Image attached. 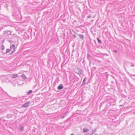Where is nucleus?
<instances>
[{
  "mask_svg": "<svg viewBox=\"0 0 135 135\" xmlns=\"http://www.w3.org/2000/svg\"><path fill=\"white\" fill-rule=\"evenodd\" d=\"M86 78H85L83 81L82 83V85H84L85 84V82L86 80Z\"/></svg>",
  "mask_w": 135,
  "mask_h": 135,
  "instance_id": "f8f14e48",
  "label": "nucleus"
},
{
  "mask_svg": "<svg viewBox=\"0 0 135 135\" xmlns=\"http://www.w3.org/2000/svg\"><path fill=\"white\" fill-rule=\"evenodd\" d=\"M32 90H30L27 93V94H30L31 93H32Z\"/></svg>",
  "mask_w": 135,
  "mask_h": 135,
  "instance_id": "4468645a",
  "label": "nucleus"
},
{
  "mask_svg": "<svg viewBox=\"0 0 135 135\" xmlns=\"http://www.w3.org/2000/svg\"><path fill=\"white\" fill-rule=\"evenodd\" d=\"M66 114H64V115H63L62 117V118H64V117L65 116H66Z\"/></svg>",
  "mask_w": 135,
  "mask_h": 135,
  "instance_id": "4be33fe9",
  "label": "nucleus"
},
{
  "mask_svg": "<svg viewBox=\"0 0 135 135\" xmlns=\"http://www.w3.org/2000/svg\"><path fill=\"white\" fill-rule=\"evenodd\" d=\"M94 135H98V134H95Z\"/></svg>",
  "mask_w": 135,
  "mask_h": 135,
  "instance_id": "c85d7f7f",
  "label": "nucleus"
},
{
  "mask_svg": "<svg viewBox=\"0 0 135 135\" xmlns=\"http://www.w3.org/2000/svg\"><path fill=\"white\" fill-rule=\"evenodd\" d=\"M97 129V128H95V129L94 130H93L92 131V133H91V135H93L95 133V132L97 131H96Z\"/></svg>",
  "mask_w": 135,
  "mask_h": 135,
  "instance_id": "9b49d317",
  "label": "nucleus"
},
{
  "mask_svg": "<svg viewBox=\"0 0 135 135\" xmlns=\"http://www.w3.org/2000/svg\"><path fill=\"white\" fill-rule=\"evenodd\" d=\"M10 4H11V6L13 8V11L15 13H16L17 12V8L16 6L15 1L13 0H8L5 4V7L7 8ZM7 9H8V8Z\"/></svg>",
  "mask_w": 135,
  "mask_h": 135,
  "instance_id": "f257e3e1",
  "label": "nucleus"
},
{
  "mask_svg": "<svg viewBox=\"0 0 135 135\" xmlns=\"http://www.w3.org/2000/svg\"><path fill=\"white\" fill-rule=\"evenodd\" d=\"M90 58H91V56L89 55L88 54L87 58L88 59H89Z\"/></svg>",
  "mask_w": 135,
  "mask_h": 135,
  "instance_id": "6ab92c4d",
  "label": "nucleus"
},
{
  "mask_svg": "<svg viewBox=\"0 0 135 135\" xmlns=\"http://www.w3.org/2000/svg\"><path fill=\"white\" fill-rule=\"evenodd\" d=\"M30 102H28L23 105L21 107H22L26 108L28 107L30 105Z\"/></svg>",
  "mask_w": 135,
  "mask_h": 135,
  "instance_id": "20e7f679",
  "label": "nucleus"
},
{
  "mask_svg": "<svg viewBox=\"0 0 135 135\" xmlns=\"http://www.w3.org/2000/svg\"><path fill=\"white\" fill-rule=\"evenodd\" d=\"M83 131L84 133H86L89 131V129L86 127L84 128L83 129Z\"/></svg>",
  "mask_w": 135,
  "mask_h": 135,
  "instance_id": "423d86ee",
  "label": "nucleus"
},
{
  "mask_svg": "<svg viewBox=\"0 0 135 135\" xmlns=\"http://www.w3.org/2000/svg\"><path fill=\"white\" fill-rule=\"evenodd\" d=\"M71 135H74V134H71Z\"/></svg>",
  "mask_w": 135,
  "mask_h": 135,
  "instance_id": "cd10ccee",
  "label": "nucleus"
},
{
  "mask_svg": "<svg viewBox=\"0 0 135 135\" xmlns=\"http://www.w3.org/2000/svg\"><path fill=\"white\" fill-rule=\"evenodd\" d=\"M63 88V85L62 84H60L58 87L57 88L59 90H61Z\"/></svg>",
  "mask_w": 135,
  "mask_h": 135,
  "instance_id": "0eeeda50",
  "label": "nucleus"
},
{
  "mask_svg": "<svg viewBox=\"0 0 135 135\" xmlns=\"http://www.w3.org/2000/svg\"><path fill=\"white\" fill-rule=\"evenodd\" d=\"M97 40L98 41L99 43H100V44L101 43V42H102L101 41V40H100L99 38H97Z\"/></svg>",
  "mask_w": 135,
  "mask_h": 135,
  "instance_id": "a211bd4d",
  "label": "nucleus"
},
{
  "mask_svg": "<svg viewBox=\"0 0 135 135\" xmlns=\"http://www.w3.org/2000/svg\"><path fill=\"white\" fill-rule=\"evenodd\" d=\"M10 51V50L9 49H7L6 52L5 53V54H6L8 53Z\"/></svg>",
  "mask_w": 135,
  "mask_h": 135,
  "instance_id": "ddd939ff",
  "label": "nucleus"
},
{
  "mask_svg": "<svg viewBox=\"0 0 135 135\" xmlns=\"http://www.w3.org/2000/svg\"><path fill=\"white\" fill-rule=\"evenodd\" d=\"M22 77L23 78V79H25L26 78V77L25 76V75L23 74L22 75Z\"/></svg>",
  "mask_w": 135,
  "mask_h": 135,
  "instance_id": "f3484780",
  "label": "nucleus"
},
{
  "mask_svg": "<svg viewBox=\"0 0 135 135\" xmlns=\"http://www.w3.org/2000/svg\"><path fill=\"white\" fill-rule=\"evenodd\" d=\"M134 113V115H135V112H134V113Z\"/></svg>",
  "mask_w": 135,
  "mask_h": 135,
  "instance_id": "c756f323",
  "label": "nucleus"
},
{
  "mask_svg": "<svg viewBox=\"0 0 135 135\" xmlns=\"http://www.w3.org/2000/svg\"><path fill=\"white\" fill-rule=\"evenodd\" d=\"M5 47L4 45H2L1 46V49L2 50H3L4 49Z\"/></svg>",
  "mask_w": 135,
  "mask_h": 135,
  "instance_id": "dca6fc26",
  "label": "nucleus"
},
{
  "mask_svg": "<svg viewBox=\"0 0 135 135\" xmlns=\"http://www.w3.org/2000/svg\"><path fill=\"white\" fill-rule=\"evenodd\" d=\"M113 51L115 52V53H117V51L116 50H114Z\"/></svg>",
  "mask_w": 135,
  "mask_h": 135,
  "instance_id": "393cba45",
  "label": "nucleus"
},
{
  "mask_svg": "<svg viewBox=\"0 0 135 135\" xmlns=\"http://www.w3.org/2000/svg\"><path fill=\"white\" fill-rule=\"evenodd\" d=\"M132 75L133 76H135V75Z\"/></svg>",
  "mask_w": 135,
  "mask_h": 135,
  "instance_id": "7c9ffc66",
  "label": "nucleus"
},
{
  "mask_svg": "<svg viewBox=\"0 0 135 135\" xmlns=\"http://www.w3.org/2000/svg\"><path fill=\"white\" fill-rule=\"evenodd\" d=\"M12 32V31H8V30H6L4 31L3 34L4 35L5 34H6L8 36L11 35V33Z\"/></svg>",
  "mask_w": 135,
  "mask_h": 135,
  "instance_id": "7ed1b4c3",
  "label": "nucleus"
},
{
  "mask_svg": "<svg viewBox=\"0 0 135 135\" xmlns=\"http://www.w3.org/2000/svg\"><path fill=\"white\" fill-rule=\"evenodd\" d=\"M20 132L23 131L24 129V127L23 126H20Z\"/></svg>",
  "mask_w": 135,
  "mask_h": 135,
  "instance_id": "1a4fd4ad",
  "label": "nucleus"
},
{
  "mask_svg": "<svg viewBox=\"0 0 135 135\" xmlns=\"http://www.w3.org/2000/svg\"><path fill=\"white\" fill-rule=\"evenodd\" d=\"M122 105H120V107H122Z\"/></svg>",
  "mask_w": 135,
  "mask_h": 135,
  "instance_id": "bb28decb",
  "label": "nucleus"
},
{
  "mask_svg": "<svg viewBox=\"0 0 135 135\" xmlns=\"http://www.w3.org/2000/svg\"><path fill=\"white\" fill-rule=\"evenodd\" d=\"M131 64L130 65V66L131 67H133L134 66V64H133L132 63H131Z\"/></svg>",
  "mask_w": 135,
  "mask_h": 135,
  "instance_id": "412c9836",
  "label": "nucleus"
},
{
  "mask_svg": "<svg viewBox=\"0 0 135 135\" xmlns=\"http://www.w3.org/2000/svg\"><path fill=\"white\" fill-rule=\"evenodd\" d=\"M77 69L78 70V72L77 73L78 74H81L82 70L79 68H78Z\"/></svg>",
  "mask_w": 135,
  "mask_h": 135,
  "instance_id": "9d476101",
  "label": "nucleus"
},
{
  "mask_svg": "<svg viewBox=\"0 0 135 135\" xmlns=\"http://www.w3.org/2000/svg\"><path fill=\"white\" fill-rule=\"evenodd\" d=\"M4 41H5V39H3L2 40V45H3V44L4 43Z\"/></svg>",
  "mask_w": 135,
  "mask_h": 135,
  "instance_id": "aec40b11",
  "label": "nucleus"
},
{
  "mask_svg": "<svg viewBox=\"0 0 135 135\" xmlns=\"http://www.w3.org/2000/svg\"><path fill=\"white\" fill-rule=\"evenodd\" d=\"M78 35L81 39L82 40H84V36L83 35L81 34H78Z\"/></svg>",
  "mask_w": 135,
  "mask_h": 135,
  "instance_id": "6e6552de",
  "label": "nucleus"
},
{
  "mask_svg": "<svg viewBox=\"0 0 135 135\" xmlns=\"http://www.w3.org/2000/svg\"><path fill=\"white\" fill-rule=\"evenodd\" d=\"M76 35H73V37L74 38H75L76 37Z\"/></svg>",
  "mask_w": 135,
  "mask_h": 135,
  "instance_id": "b1692460",
  "label": "nucleus"
},
{
  "mask_svg": "<svg viewBox=\"0 0 135 135\" xmlns=\"http://www.w3.org/2000/svg\"><path fill=\"white\" fill-rule=\"evenodd\" d=\"M97 61L98 62H100V61H99V60H97Z\"/></svg>",
  "mask_w": 135,
  "mask_h": 135,
  "instance_id": "a878e982",
  "label": "nucleus"
},
{
  "mask_svg": "<svg viewBox=\"0 0 135 135\" xmlns=\"http://www.w3.org/2000/svg\"><path fill=\"white\" fill-rule=\"evenodd\" d=\"M91 17V16H90V15H89V16H87V18H90Z\"/></svg>",
  "mask_w": 135,
  "mask_h": 135,
  "instance_id": "5701e85b",
  "label": "nucleus"
},
{
  "mask_svg": "<svg viewBox=\"0 0 135 135\" xmlns=\"http://www.w3.org/2000/svg\"><path fill=\"white\" fill-rule=\"evenodd\" d=\"M18 76L17 74H15L13 75L12 78H15Z\"/></svg>",
  "mask_w": 135,
  "mask_h": 135,
  "instance_id": "2eb2a0df",
  "label": "nucleus"
},
{
  "mask_svg": "<svg viewBox=\"0 0 135 135\" xmlns=\"http://www.w3.org/2000/svg\"><path fill=\"white\" fill-rule=\"evenodd\" d=\"M130 63H131L130 62H125L124 65V66L125 68V69L126 68L129 67Z\"/></svg>",
  "mask_w": 135,
  "mask_h": 135,
  "instance_id": "39448f33",
  "label": "nucleus"
},
{
  "mask_svg": "<svg viewBox=\"0 0 135 135\" xmlns=\"http://www.w3.org/2000/svg\"><path fill=\"white\" fill-rule=\"evenodd\" d=\"M15 45L13 44L12 46H11L10 47V51H11L12 52L11 54H12L13 52H15Z\"/></svg>",
  "mask_w": 135,
  "mask_h": 135,
  "instance_id": "f03ea898",
  "label": "nucleus"
}]
</instances>
